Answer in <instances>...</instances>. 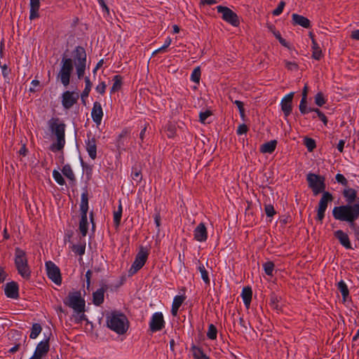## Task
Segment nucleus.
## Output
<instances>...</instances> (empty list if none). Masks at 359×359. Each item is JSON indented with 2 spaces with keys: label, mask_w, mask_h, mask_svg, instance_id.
I'll list each match as a JSON object with an SVG mask.
<instances>
[{
  "label": "nucleus",
  "mask_w": 359,
  "mask_h": 359,
  "mask_svg": "<svg viewBox=\"0 0 359 359\" xmlns=\"http://www.w3.org/2000/svg\"><path fill=\"white\" fill-rule=\"evenodd\" d=\"M66 50L62 55L61 61V69L57 74V78L60 79L61 83L67 86L69 84L72 72L74 69V62L76 64L86 63L87 55L85 48L83 46H77L72 51L73 59L69 57L66 54Z\"/></svg>",
  "instance_id": "f257e3e1"
},
{
  "label": "nucleus",
  "mask_w": 359,
  "mask_h": 359,
  "mask_svg": "<svg viewBox=\"0 0 359 359\" xmlns=\"http://www.w3.org/2000/svg\"><path fill=\"white\" fill-rule=\"evenodd\" d=\"M342 195L345 198L346 204L336 206L332 210L333 217L341 222L353 212L352 211L355 208V206H359V202H356L358 192L355 189H344Z\"/></svg>",
  "instance_id": "f03ea898"
},
{
  "label": "nucleus",
  "mask_w": 359,
  "mask_h": 359,
  "mask_svg": "<svg viewBox=\"0 0 359 359\" xmlns=\"http://www.w3.org/2000/svg\"><path fill=\"white\" fill-rule=\"evenodd\" d=\"M48 125L51 133L56 137V142L50 145V149L53 152L61 151L65 144V123L59 118L53 117L48 121Z\"/></svg>",
  "instance_id": "7ed1b4c3"
},
{
  "label": "nucleus",
  "mask_w": 359,
  "mask_h": 359,
  "mask_svg": "<svg viewBox=\"0 0 359 359\" xmlns=\"http://www.w3.org/2000/svg\"><path fill=\"white\" fill-rule=\"evenodd\" d=\"M107 327L118 334L126 333L129 328V321L126 316L117 311H113L106 315Z\"/></svg>",
  "instance_id": "20e7f679"
},
{
  "label": "nucleus",
  "mask_w": 359,
  "mask_h": 359,
  "mask_svg": "<svg viewBox=\"0 0 359 359\" xmlns=\"http://www.w3.org/2000/svg\"><path fill=\"white\" fill-rule=\"evenodd\" d=\"M15 266L18 273L25 279L29 280L31 277V269L28 264L27 254L20 248L15 249Z\"/></svg>",
  "instance_id": "39448f33"
},
{
  "label": "nucleus",
  "mask_w": 359,
  "mask_h": 359,
  "mask_svg": "<svg viewBox=\"0 0 359 359\" xmlns=\"http://www.w3.org/2000/svg\"><path fill=\"white\" fill-rule=\"evenodd\" d=\"M63 303L78 314L85 312L86 302L81 297L80 291L69 292L64 299Z\"/></svg>",
  "instance_id": "423d86ee"
},
{
  "label": "nucleus",
  "mask_w": 359,
  "mask_h": 359,
  "mask_svg": "<svg viewBox=\"0 0 359 359\" xmlns=\"http://www.w3.org/2000/svg\"><path fill=\"white\" fill-rule=\"evenodd\" d=\"M88 211V191L86 190L82 193L81 197V203H80V212H81V219L79 222V231L82 235V236H86L88 233V219H87V213Z\"/></svg>",
  "instance_id": "0eeeda50"
},
{
  "label": "nucleus",
  "mask_w": 359,
  "mask_h": 359,
  "mask_svg": "<svg viewBox=\"0 0 359 359\" xmlns=\"http://www.w3.org/2000/svg\"><path fill=\"white\" fill-rule=\"evenodd\" d=\"M306 180L315 196L325 191L326 184L324 176L310 172L306 175Z\"/></svg>",
  "instance_id": "6e6552de"
},
{
  "label": "nucleus",
  "mask_w": 359,
  "mask_h": 359,
  "mask_svg": "<svg viewBox=\"0 0 359 359\" xmlns=\"http://www.w3.org/2000/svg\"><path fill=\"white\" fill-rule=\"evenodd\" d=\"M148 255V251L142 247L136 255L135 261L128 271L129 276L134 275L143 267L147 260Z\"/></svg>",
  "instance_id": "1a4fd4ad"
},
{
  "label": "nucleus",
  "mask_w": 359,
  "mask_h": 359,
  "mask_svg": "<svg viewBox=\"0 0 359 359\" xmlns=\"http://www.w3.org/2000/svg\"><path fill=\"white\" fill-rule=\"evenodd\" d=\"M218 13L222 14V19L234 27H238L240 24L238 15L228 7L223 6H217Z\"/></svg>",
  "instance_id": "9d476101"
},
{
  "label": "nucleus",
  "mask_w": 359,
  "mask_h": 359,
  "mask_svg": "<svg viewBox=\"0 0 359 359\" xmlns=\"http://www.w3.org/2000/svg\"><path fill=\"white\" fill-rule=\"evenodd\" d=\"M46 268L48 278L56 285H61L62 277L60 268L51 261L46 262Z\"/></svg>",
  "instance_id": "9b49d317"
},
{
  "label": "nucleus",
  "mask_w": 359,
  "mask_h": 359,
  "mask_svg": "<svg viewBox=\"0 0 359 359\" xmlns=\"http://www.w3.org/2000/svg\"><path fill=\"white\" fill-rule=\"evenodd\" d=\"M355 208L352 211L353 212L342 222H346L355 236L359 238V224L357 223L359 218V205Z\"/></svg>",
  "instance_id": "f8f14e48"
},
{
  "label": "nucleus",
  "mask_w": 359,
  "mask_h": 359,
  "mask_svg": "<svg viewBox=\"0 0 359 359\" xmlns=\"http://www.w3.org/2000/svg\"><path fill=\"white\" fill-rule=\"evenodd\" d=\"M165 327V320L161 312H156L151 316L149 322V329L152 332L163 330Z\"/></svg>",
  "instance_id": "ddd939ff"
},
{
  "label": "nucleus",
  "mask_w": 359,
  "mask_h": 359,
  "mask_svg": "<svg viewBox=\"0 0 359 359\" xmlns=\"http://www.w3.org/2000/svg\"><path fill=\"white\" fill-rule=\"evenodd\" d=\"M62 106L69 109L77 102L79 95L74 91L67 90L62 93Z\"/></svg>",
  "instance_id": "4468645a"
},
{
  "label": "nucleus",
  "mask_w": 359,
  "mask_h": 359,
  "mask_svg": "<svg viewBox=\"0 0 359 359\" xmlns=\"http://www.w3.org/2000/svg\"><path fill=\"white\" fill-rule=\"evenodd\" d=\"M294 93L292 92L285 95L280 102L281 110L283 111L285 117L290 115L292 111V100Z\"/></svg>",
  "instance_id": "2eb2a0df"
},
{
  "label": "nucleus",
  "mask_w": 359,
  "mask_h": 359,
  "mask_svg": "<svg viewBox=\"0 0 359 359\" xmlns=\"http://www.w3.org/2000/svg\"><path fill=\"white\" fill-rule=\"evenodd\" d=\"M88 140L86 141V149L90 156L93 160L97 157V144L96 139L92 136L91 133L87 134Z\"/></svg>",
  "instance_id": "dca6fc26"
},
{
  "label": "nucleus",
  "mask_w": 359,
  "mask_h": 359,
  "mask_svg": "<svg viewBox=\"0 0 359 359\" xmlns=\"http://www.w3.org/2000/svg\"><path fill=\"white\" fill-rule=\"evenodd\" d=\"M5 294L7 297L17 299L19 298V286L17 282L11 281L5 285Z\"/></svg>",
  "instance_id": "f3484780"
},
{
  "label": "nucleus",
  "mask_w": 359,
  "mask_h": 359,
  "mask_svg": "<svg viewBox=\"0 0 359 359\" xmlns=\"http://www.w3.org/2000/svg\"><path fill=\"white\" fill-rule=\"evenodd\" d=\"M49 348V338H47L46 340L41 341L38 344L34 353V357L41 359L48 353Z\"/></svg>",
  "instance_id": "a211bd4d"
},
{
  "label": "nucleus",
  "mask_w": 359,
  "mask_h": 359,
  "mask_svg": "<svg viewBox=\"0 0 359 359\" xmlns=\"http://www.w3.org/2000/svg\"><path fill=\"white\" fill-rule=\"evenodd\" d=\"M108 288V285L103 283L100 289L93 293V303L95 306H100L104 302V292Z\"/></svg>",
  "instance_id": "6ab92c4d"
},
{
  "label": "nucleus",
  "mask_w": 359,
  "mask_h": 359,
  "mask_svg": "<svg viewBox=\"0 0 359 359\" xmlns=\"http://www.w3.org/2000/svg\"><path fill=\"white\" fill-rule=\"evenodd\" d=\"M292 25L293 26L299 25L306 29L311 27V21L307 18L297 13L292 15Z\"/></svg>",
  "instance_id": "aec40b11"
},
{
  "label": "nucleus",
  "mask_w": 359,
  "mask_h": 359,
  "mask_svg": "<svg viewBox=\"0 0 359 359\" xmlns=\"http://www.w3.org/2000/svg\"><path fill=\"white\" fill-rule=\"evenodd\" d=\"M334 236L346 249H353L349 237L346 233L342 230H337L334 232Z\"/></svg>",
  "instance_id": "412c9836"
},
{
  "label": "nucleus",
  "mask_w": 359,
  "mask_h": 359,
  "mask_svg": "<svg viewBox=\"0 0 359 359\" xmlns=\"http://www.w3.org/2000/svg\"><path fill=\"white\" fill-rule=\"evenodd\" d=\"M194 238L199 242H204L208 238L207 229L203 223H200L194 231Z\"/></svg>",
  "instance_id": "4be33fe9"
},
{
  "label": "nucleus",
  "mask_w": 359,
  "mask_h": 359,
  "mask_svg": "<svg viewBox=\"0 0 359 359\" xmlns=\"http://www.w3.org/2000/svg\"><path fill=\"white\" fill-rule=\"evenodd\" d=\"M91 116L93 121L97 124H100L101 123L103 116V111L101 104L100 102H94L93 107L91 111Z\"/></svg>",
  "instance_id": "5701e85b"
},
{
  "label": "nucleus",
  "mask_w": 359,
  "mask_h": 359,
  "mask_svg": "<svg viewBox=\"0 0 359 359\" xmlns=\"http://www.w3.org/2000/svg\"><path fill=\"white\" fill-rule=\"evenodd\" d=\"M277 144L278 142L276 140L265 142L261 145L259 151L263 154H271L275 151Z\"/></svg>",
  "instance_id": "b1692460"
},
{
  "label": "nucleus",
  "mask_w": 359,
  "mask_h": 359,
  "mask_svg": "<svg viewBox=\"0 0 359 359\" xmlns=\"http://www.w3.org/2000/svg\"><path fill=\"white\" fill-rule=\"evenodd\" d=\"M30 1V14L29 19L31 20L38 18L39 17V10L40 8L39 0H29Z\"/></svg>",
  "instance_id": "393cba45"
},
{
  "label": "nucleus",
  "mask_w": 359,
  "mask_h": 359,
  "mask_svg": "<svg viewBox=\"0 0 359 359\" xmlns=\"http://www.w3.org/2000/svg\"><path fill=\"white\" fill-rule=\"evenodd\" d=\"M185 299V297L183 295H177L173 299L172 304L171 313L173 316L177 315L178 310Z\"/></svg>",
  "instance_id": "a878e982"
},
{
  "label": "nucleus",
  "mask_w": 359,
  "mask_h": 359,
  "mask_svg": "<svg viewBox=\"0 0 359 359\" xmlns=\"http://www.w3.org/2000/svg\"><path fill=\"white\" fill-rule=\"evenodd\" d=\"M334 200L332 194L328 191L323 192L321 198L320 199L318 207L323 209H327L329 202H332Z\"/></svg>",
  "instance_id": "bb28decb"
},
{
  "label": "nucleus",
  "mask_w": 359,
  "mask_h": 359,
  "mask_svg": "<svg viewBox=\"0 0 359 359\" xmlns=\"http://www.w3.org/2000/svg\"><path fill=\"white\" fill-rule=\"evenodd\" d=\"M252 291L250 287H243L241 293V297L243 298L244 304L247 308H248L250 305V302L252 300Z\"/></svg>",
  "instance_id": "cd10ccee"
},
{
  "label": "nucleus",
  "mask_w": 359,
  "mask_h": 359,
  "mask_svg": "<svg viewBox=\"0 0 359 359\" xmlns=\"http://www.w3.org/2000/svg\"><path fill=\"white\" fill-rule=\"evenodd\" d=\"M312 58L320 60L323 57V53L320 47L318 44L315 39H313L312 43Z\"/></svg>",
  "instance_id": "c85d7f7f"
},
{
  "label": "nucleus",
  "mask_w": 359,
  "mask_h": 359,
  "mask_svg": "<svg viewBox=\"0 0 359 359\" xmlns=\"http://www.w3.org/2000/svg\"><path fill=\"white\" fill-rule=\"evenodd\" d=\"M122 80H123V78L119 74L115 75L114 76V79H113L114 83L111 88V93H114L118 91L119 90H121V88L122 87V84H123Z\"/></svg>",
  "instance_id": "c756f323"
},
{
  "label": "nucleus",
  "mask_w": 359,
  "mask_h": 359,
  "mask_svg": "<svg viewBox=\"0 0 359 359\" xmlns=\"http://www.w3.org/2000/svg\"><path fill=\"white\" fill-rule=\"evenodd\" d=\"M337 289L341 292L343 299L345 301L349 295V290L346 283L341 280L337 283Z\"/></svg>",
  "instance_id": "7c9ffc66"
},
{
  "label": "nucleus",
  "mask_w": 359,
  "mask_h": 359,
  "mask_svg": "<svg viewBox=\"0 0 359 359\" xmlns=\"http://www.w3.org/2000/svg\"><path fill=\"white\" fill-rule=\"evenodd\" d=\"M62 172L69 180L74 181V182L76 180L74 173L70 165H69V164L65 165L62 169Z\"/></svg>",
  "instance_id": "2f4dec72"
},
{
  "label": "nucleus",
  "mask_w": 359,
  "mask_h": 359,
  "mask_svg": "<svg viewBox=\"0 0 359 359\" xmlns=\"http://www.w3.org/2000/svg\"><path fill=\"white\" fill-rule=\"evenodd\" d=\"M280 297H278L274 292H272L270 295V302L269 305L270 306L275 310L279 311L280 306H279V302H280Z\"/></svg>",
  "instance_id": "473e14b6"
},
{
  "label": "nucleus",
  "mask_w": 359,
  "mask_h": 359,
  "mask_svg": "<svg viewBox=\"0 0 359 359\" xmlns=\"http://www.w3.org/2000/svg\"><path fill=\"white\" fill-rule=\"evenodd\" d=\"M122 217V205L120 203L117 211L114 213V223L116 228H118L121 224V219Z\"/></svg>",
  "instance_id": "72a5a7b5"
},
{
  "label": "nucleus",
  "mask_w": 359,
  "mask_h": 359,
  "mask_svg": "<svg viewBox=\"0 0 359 359\" xmlns=\"http://www.w3.org/2000/svg\"><path fill=\"white\" fill-rule=\"evenodd\" d=\"M42 330L41 325L39 323H34L32 327L29 337L31 339H36Z\"/></svg>",
  "instance_id": "f704fd0d"
},
{
  "label": "nucleus",
  "mask_w": 359,
  "mask_h": 359,
  "mask_svg": "<svg viewBox=\"0 0 359 359\" xmlns=\"http://www.w3.org/2000/svg\"><path fill=\"white\" fill-rule=\"evenodd\" d=\"M191 349L194 359H200L201 357L205 355V353L203 352V350L201 347L193 345Z\"/></svg>",
  "instance_id": "c9c22d12"
},
{
  "label": "nucleus",
  "mask_w": 359,
  "mask_h": 359,
  "mask_svg": "<svg viewBox=\"0 0 359 359\" xmlns=\"http://www.w3.org/2000/svg\"><path fill=\"white\" fill-rule=\"evenodd\" d=\"M131 177L133 180L136 181L137 183L140 182L142 179V175L141 173V170L137 167L135 166L132 168Z\"/></svg>",
  "instance_id": "e433bc0d"
},
{
  "label": "nucleus",
  "mask_w": 359,
  "mask_h": 359,
  "mask_svg": "<svg viewBox=\"0 0 359 359\" xmlns=\"http://www.w3.org/2000/svg\"><path fill=\"white\" fill-rule=\"evenodd\" d=\"M308 86L307 84H305L303 90H302V100L299 103V108L302 109L304 108V105L307 104V95H308Z\"/></svg>",
  "instance_id": "4c0bfd02"
},
{
  "label": "nucleus",
  "mask_w": 359,
  "mask_h": 359,
  "mask_svg": "<svg viewBox=\"0 0 359 359\" xmlns=\"http://www.w3.org/2000/svg\"><path fill=\"white\" fill-rule=\"evenodd\" d=\"M315 104L318 107L323 106L327 100L325 99L324 94L322 92H318L314 97Z\"/></svg>",
  "instance_id": "58836bf2"
},
{
  "label": "nucleus",
  "mask_w": 359,
  "mask_h": 359,
  "mask_svg": "<svg viewBox=\"0 0 359 359\" xmlns=\"http://www.w3.org/2000/svg\"><path fill=\"white\" fill-rule=\"evenodd\" d=\"M274 263L273 262L269 261L265 262L263 264V268L264 270L265 273L267 276H273V271L274 270Z\"/></svg>",
  "instance_id": "ea45409f"
},
{
  "label": "nucleus",
  "mask_w": 359,
  "mask_h": 359,
  "mask_svg": "<svg viewBox=\"0 0 359 359\" xmlns=\"http://www.w3.org/2000/svg\"><path fill=\"white\" fill-rule=\"evenodd\" d=\"M217 329L213 325L210 324L208 327V330L207 332V337L208 339L214 340L217 338Z\"/></svg>",
  "instance_id": "a19ab883"
},
{
  "label": "nucleus",
  "mask_w": 359,
  "mask_h": 359,
  "mask_svg": "<svg viewBox=\"0 0 359 359\" xmlns=\"http://www.w3.org/2000/svg\"><path fill=\"white\" fill-rule=\"evenodd\" d=\"M198 270L201 272V278L205 282V283L210 284L208 272L205 269V266L203 264H200V266H198Z\"/></svg>",
  "instance_id": "79ce46f5"
},
{
  "label": "nucleus",
  "mask_w": 359,
  "mask_h": 359,
  "mask_svg": "<svg viewBox=\"0 0 359 359\" xmlns=\"http://www.w3.org/2000/svg\"><path fill=\"white\" fill-rule=\"evenodd\" d=\"M201 69L199 67H196L191 75V80L194 83H198L201 78Z\"/></svg>",
  "instance_id": "37998d69"
},
{
  "label": "nucleus",
  "mask_w": 359,
  "mask_h": 359,
  "mask_svg": "<svg viewBox=\"0 0 359 359\" xmlns=\"http://www.w3.org/2000/svg\"><path fill=\"white\" fill-rule=\"evenodd\" d=\"M86 63L76 64V74L79 79L83 77L85 74Z\"/></svg>",
  "instance_id": "c03bdc74"
},
{
  "label": "nucleus",
  "mask_w": 359,
  "mask_h": 359,
  "mask_svg": "<svg viewBox=\"0 0 359 359\" xmlns=\"http://www.w3.org/2000/svg\"><path fill=\"white\" fill-rule=\"evenodd\" d=\"M299 111L300 113L304 115L307 114L310 112H315L318 116L322 112L318 108L308 107L307 104L304 105V108H303V109H299Z\"/></svg>",
  "instance_id": "a18cd8bd"
},
{
  "label": "nucleus",
  "mask_w": 359,
  "mask_h": 359,
  "mask_svg": "<svg viewBox=\"0 0 359 359\" xmlns=\"http://www.w3.org/2000/svg\"><path fill=\"white\" fill-rule=\"evenodd\" d=\"M304 144L309 151H312L316 147V141L311 137H305Z\"/></svg>",
  "instance_id": "49530a36"
},
{
  "label": "nucleus",
  "mask_w": 359,
  "mask_h": 359,
  "mask_svg": "<svg viewBox=\"0 0 359 359\" xmlns=\"http://www.w3.org/2000/svg\"><path fill=\"white\" fill-rule=\"evenodd\" d=\"M72 250L79 255H83L85 253L86 250V244H81V245H72Z\"/></svg>",
  "instance_id": "de8ad7c7"
},
{
  "label": "nucleus",
  "mask_w": 359,
  "mask_h": 359,
  "mask_svg": "<svg viewBox=\"0 0 359 359\" xmlns=\"http://www.w3.org/2000/svg\"><path fill=\"white\" fill-rule=\"evenodd\" d=\"M53 176L55 182L60 185H64L65 184V180L62 176V175L56 170H54L53 172Z\"/></svg>",
  "instance_id": "09e8293b"
},
{
  "label": "nucleus",
  "mask_w": 359,
  "mask_h": 359,
  "mask_svg": "<svg viewBox=\"0 0 359 359\" xmlns=\"http://www.w3.org/2000/svg\"><path fill=\"white\" fill-rule=\"evenodd\" d=\"M264 211L268 217H272L276 214L273 205L267 204L264 205Z\"/></svg>",
  "instance_id": "8fccbe9b"
},
{
  "label": "nucleus",
  "mask_w": 359,
  "mask_h": 359,
  "mask_svg": "<svg viewBox=\"0 0 359 359\" xmlns=\"http://www.w3.org/2000/svg\"><path fill=\"white\" fill-rule=\"evenodd\" d=\"M285 6V2L284 1H280L277 8L272 11V14L275 16L280 15L283 13Z\"/></svg>",
  "instance_id": "3c124183"
},
{
  "label": "nucleus",
  "mask_w": 359,
  "mask_h": 359,
  "mask_svg": "<svg viewBox=\"0 0 359 359\" xmlns=\"http://www.w3.org/2000/svg\"><path fill=\"white\" fill-rule=\"evenodd\" d=\"M273 35L278 40L279 43L284 47L289 48V43L281 36L279 31H276Z\"/></svg>",
  "instance_id": "603ef678"
},
{
  "label": "nucleus",
  "mask_w": 359,
  "mask_h": 359,
  "mask_svg": "<svg viewBox=\"0 0 359 359\" xmlns=\"http://www.w3.org/2000/svg\"><path fill=\"white\" fill-rule=\"evenodd\" d=\"M212 114L210 110H206L205 111H202L199 114V121L205 123L206 119Z\"/></svg>",
  "instance_id": "864d4df0"
},
{
  "label": "nucleus",
  "mask_w": 359,
  "mask_h": 359,
  "mask_svg": "<svg viewBox=\"0 0 359 359\" xmlns=\"http://www.w3.org/2000/svg\"><path fill=\"white\" fill-rule=\"evenodd\" d=\"M335 179L338 183L341 184L343 186L346 187L348 185V180L342 174H337Z\"/></svg>",
  "instance_id": "5fc2aeb1"
},
{
  "label": "nucleus",
  "mask_w": 359,
  "mask_h": 359,
  "mask_svg": "<svg viewBox=\"0 0 359 359\" xmlns=\"http://www.w3.org/2000/svg\"><path fill=\"white\" fill-rule=\"evenodd\" d=\"M248 130H249V128L248 127V126L245 123H242L238 126L236 133L238 135H241L247 133Z\"/></svg>",
  "instance_id": "6e6d98bb"
},
{
  "label": "nucleus",
  "mask_w": 359,
  "mask_h": 359,
  "mask_svg": "<svg viewBox=\"0 0 359 359\" xmlns=\"http://www.w3.org/2000/svg\"><path fill=\"white\" fill-rule=\"evenodd\" d=\"M325 211H326L325 209L318 208L317 216H316V219L318 221H320V222H323V219L325 217Z\"/></svg>",
  "instance_id": "4d7b16f0"
},
{
  "label": "nucleus",
  "mask_w": 359,
  "mask_h": 359,
  "mask_svg": "<svg viewBox=\"0 0 359 359\" xmlns=\"http://www.w3.org/2000/svg\"><path fill=\"white\" fill-rule=\"evenodd\" d=\"M1 72H2L3 76L5 79L8 78V75L11 72V69L6 64H4V65H1Z\"/></svg>",
  "instance_id": "13d9d810"
},
{
  "label": "nucleus",
  "mask_w": 359,
  "mask_h": 359,
  "mask_svg": "<svg viewBox=\"0 0 359 359\" xmlns=\"http://www.w3.org/2000/svg\"><path fill=\"white\" fill-rule=\"evenodd\" d=\"M285 67L289 70H294V69L297 70V69H298L299 66H298L297 63H296L294 62L286 61L285 62Z\"/></svg>",
  "instance_id": "bf43d9fd"
},
{
  "label": "nucleus",
  "mask_w": 359,
  "mask_h": 359,
  "mask_svg": "<svg viewBox=\"0 0 359 359\" xmlns=\"http://www.w3.org/2000/svg\"><path fill=\"white\" fill-rule=\"evenodd\" d=\"M106 84L104 81L101 82L98 86H97L96 87V90L103 95L104 93H105V89H106Z\"/></svg>",
  "instance_id": "052dcab7"
},
{
  "label": "nucleus",
  "mask_w": 359,
  "mask_h": 359,
  "mask_svg": "<svg viewBox=\"0 0 359 359\" xmlns=\"http://www.w3.org/2000/svg\"><path fill=\"white\" fill-rule=\"evenodd\" d=\"M97 1L99 3V4L100 5V6L102 7V11L105 12L107 15H109V8L107 6V5L106 4V3L104 2V0H97Z\"/></svg>",
  "instance_id": "680f3d73"
},
{
  "label": "nucleus",
  "mask_w": 359,
  "mask_h": 359,
  "mask_svg": "<svg viewBox=\"0 0 359 359\" xmlns=\"http://www.w3.org/2000/svg\"><path fill=\"white\" fill-rule=\"evenodd\" d=\"M92 277V271L90 270H88L86 273V287L88 290L90 285V279Z\"/></svg>",
  "instance_id": "e2e57ef3"
},
{
  "label": "nucleus",
  "mask_w": 359,
  "mask_h": 359,
  "mask_svg": "<svg viewBox=\"0 0 359 359\" xmlns=\"http://www.w3.org/2000/svg\"><path fill=\"white\" fill-rule=\"evenodd\" d=\"M7 276V273L5 272L4 269L0 266V284L3 283Z\"/></svg>",
  "instance_id": "0e129e2a"
},
{
  "label": "nucleus",
  "mask_w": 359,
  "mask_h": 359,
  "mask_svg": "<svg viewBox=\"0 0 359 359\" xmlns=\"http://www.w3.org/2000/svg\"><path fill=\"white\" fill-rule=\"evenodd\" d=\"M79 314L81 315L76 319V323H81L82 321H88V318L84 313H80Z\"/></svg>",
  "instance_id": "69168bd1"
},
{
  "label": "nucleus",
  "mask_w": 359,
  "mask_h": 359,
  "mask_svg": "<svg viewBox=\"0 0 359 359\" xmlns=\"http://www.w3.org/2000/svg\"><path fill=\"white\" fill-rule=\"evenodd\" d=\"M19 154L23 156H27V152H28V150L26 147V144H23L20 148V149L19 150Z\"/></svg>",
  "instance_id": "338daca9"
},
{
  "label": "nucleus",
  "mask_w": 359,
  "mask_h": 359,
  "mask_svg": "<svg viewBox=\"0 0 359 359\" xmlns=\"http://www.w3.org/2000/svg\"><path fill=\"white\" fill-rule=\"evenodd\" d=\"M351 37L353 39L359 41V29L354 30L351 32Z\"/></svg>",
  "instance_id": "774afa93"
}]
</instances>
